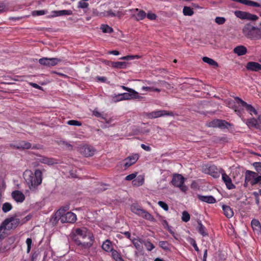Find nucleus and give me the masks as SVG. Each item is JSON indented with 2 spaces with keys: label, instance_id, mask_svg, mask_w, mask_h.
<instances>
[{
  "label": "nucleus",
  "instance_id": "48",
  "mask_svg": "<svg viewBox=\"0 0 261 261\" xmlns=\"http://www.w3.org/2000/svg\"><path fill=\"white\" fill-rule=\"evenodd\" d=\"M226 21V19L223 17H217L215 18V22L219 25L224 24Z\"/></svg>",
  "mask_w": 261,
  "mask_h": 261
},
{
  "label": "nucleus",
  "instance_id": "13",
  "mask_svg": "<svg viewBox=\"0 0 261 261\" xmlns=\"http://www.w3.org/2000/svg\"><path fill=\"white\" fill-rule=\"evenodd\" d=\"M128 92V93H124L118 95L119 96L121 97L120 98V100L130 99H142L143 98V97L139 95L138 92L137 91L136 94L134 93L132 91H129Z\"/></svg>",
  "mask_w": 261,
  "mask_h": 261
},
{
  "label": "nucleus",
  "instance_id": "35",
  "mask_svg": "<svg viewBox=\"0 0 261 261\" xmlns=\"http://www.w3.org/2000/svg\"><path fill=\"white\" fill-rule=\"evenodd\" d=\"M198 232L202 235L203 237L207 236V233L205 231V227L202 225L201 221H198Z\"/></svg>",
  "mask_w": 261,
  "mask_h": 261
},
{
  "label": "nucleus",
  "instance_id": "5",
  "mask_svg": "<svg viewBox=\"0 0 261 261\" xmlns=\"http://www.w3.org/2000/svg\"><path fill=\"white\" fill-rule=\"evenodd\" d=\"M132 212L148 220L153 221V217L148 212L143 210L140 206L137 204H133L130 206Z\"/></svg>",
  "mask_w": 261,
  "mask_h": 261
},
{
  "label": "nucleus",
  "instance_id": "49",
  "mask_svg": "<svg viewBox=\"0 0 261 261\" xmlns=\"http://www.w3.org/2000/svg\"><path fill=\"white\" fill-rule=\"evenodd\" d=\"M67 124L70 125L81 126L82 123L79 121L75 120H71L67 121Z\"/></svg>",
  "mask_w": 261,
  "mask_h": 261
},
{
  "label": "nucleus",
  "instance_id": "38",
  "mask_svg": "<svg viewBox=\"0 0 261 261\" xmlns=\"http://www.w3.org/2000/svg\"><path fill=\"white\" fill-rule=\"evenodd\" d=\"M100 29L105 33H111L113 32V29L107 24H102Z\"/></svg>",
  "mask_w": 261,
  "mask_h": 261
},
{
  "label": "nucleus",
  "instance_id": "57",
  "mask_svg": "<svg viewBox=\"0 0 261 261\" xmlns=\"http://www.w3.org/2000/svg\"><path fill=\"white\" fill-rule=\"evenodd\" d=\"M137 176V173H132L125 177L126 180H131L134 179Z\"/></svg>",
  "mask_w": 261,
  "mask_h": 261
},
{
  "label": "nucleus",
  "instance_id": "39",
  "mask_svg": "<svg viewBox=\"0 0 261 261\" xmlns=\"http://www.w3.org/2000/svg\"><path fill=\"white\" fill-rule=\"evenodd\" d=\"M247 12L242 11H236L234 12L235 15L241 19L245 20L246 14Z\"/></svg>",
  "mask_w": 261,
  "mask_h": 261
},
{
  "label": "nucleus",
  "instance_id": "44",
  "mask_svg": "<svg viewBox=\"0 0 261 261\" xmlns=\"http://www.w3.org/2000/svg\"><path fill=\"white\" fill-rule=\"evenodd\" d=\"M133 245L137 250H140L141 247V242L137 239H133L131 240Z\"/></svg>",
  "mask_w": 261,
  "mask_h": 261
},
{
  "label": "nucleus",
  "instance_id": "1",
  "mask_svg": "<svg viewBox=\"0 0 261 261\" xmlns=\"http://www.w3.org/2000/svg\"><path fill=\"white\" fill-rule=\"evenodd\" d=\"M71 237L77 245L84 248L91 247L94 241L92 234L86 228L75 229L73 231Z\"/></svg>",
  "mask_w": 261,
  "mask_h": 261
},
{
  "label": "nucleus",
  "instance_id": "29",
  "mask_svg": "<svg viewBox=\"0 0 261 261\" xmlns=\"http://www.w3.org/2000/svg\"><path fill=\"white\" fill-rule=\"evenodd\" d=\"M19 149H29L32 148V144L24 141L18 142Z\"/></svg>",
  "mask_w": 261,
  "mask_h": 261
},
{
  "label": "nucleus",
  "instance_id": "7",
  "mask_svg": "<svg viewBox=\"0 0 261 261\" xmlns=\"http://www.w3.org/2000/svg\"><path fill=\"white\" fill-rule=\"evenodd\" d=\"M185 180V178L181 174H177L173 175L171 182L174 186L179 188L181 191L186 192L188 188L184 185Z\"/></svg>",
  "mask_w": 261,
  "mask_h": 261
},
{
  "label": "nucleus",
  "instance_id": "55",
  "mask_svg": "<svg viewBox=\"0 0 261 261\" xmlns=\"http://www.w3.org/2000/svg\"><path fill=\"white\" fill-rule=\"evenodd\" d=\"M45 14V11L44 10H38L34 11L32 12L33 16H39Z\"/></svg>",
  "mask_w": 261,
  "mask_h": 261
},
{
  "label": "nucleus",
  "instance_id": "6",
  "mask_svg": "<svg viewBox=\"0 0 261 261\" xmlns=\"http://www.w3.org/2000/svg\"><path fill=\"white\" fill-rule=\"evenodd\" d=\"M20 220L15 217H11L6 219L0 226V229L4 228V230H10L15 228L19 224Z\"/></svg>",
  "mask_w": 261,
  "mask_h": 261
},
{
  "label": "nucleus",
  "instance_id": "54",
  "mask_svg": "<svg viewBox=\"0 0 261 261\" xmlns=\"http://www.w3.org/2000/svg\"><path fill=\"white\" fill-rule=\"evenodd\" d=\"M32 242V241L31 238H28L26 240V243L27 245V252L28 253H29L31 250Z\"/></svg>",
  "mask_w": 261,
  "mask_h": 261
},
{
  "label": "nucleus",
  "instance_id": "46",
  "mask_svg": "<svg viewBox=\"0 0 261 261\" xmlns=\"http://www.w3.org/2000/svg\"><path fill=\"white\" fill-rule=\"evenodd\" d=\"M228 126H230V124L225 120H220V123L218 127L221 128H228Z\"/></svg>",
  "mask_w": 261,
  "mask_h": 261
},
{
  "label": "nucleus",
  "instance_id": "3",
  "mask_svg": "<svg viewBox=\"0 0 261 261\" xmlns=\"http://www.w3.org/2000/svg\"><path fill=\"white\" fill-rule=\"evenodd\" d=\"M242 33L247 38L252 40L261 39V29L252 25L250 23H246L242 29Z\"/></svg>",
  "mask_w": 261,
  "mask_h": 261
},
{
  "label": "nucleus",
  "instance_id": "20",
  "mask_svg": "<svg viewBox=\"0 0 261 261\" xmlns=\"http://www.w3.org/2000/svg\"><path fill=\"white\" fill-rule=\"evenodd\" d=\"M198 198L199 200L208 203H214L216 201L215 198L212 196L198 195Z\"/></svg>",
  "mask_w": 261,
  "mask_h": 261
},
{
  "label": "nucleus",
  "instance_id": "34",
  "mask_svg": "<svg viewBox=\"0 0 261 261\" xmlns=\"http://www.w3.org/2000/svg\"><path fill=\"white\" fill-rule=\"evenodd\" d=\"M88 6L89 4L88 3H86L84 1H80L78 3L77 7L79 8L83 9L84 12L85 13H87L89 11Z\"/></svg>",
  "mask_w": 261,
  "mask_h": 261
},
{
  "label": "nucleus",
  "instance_id": "9",
  "mask_svg": "<svg viewBox=\"0 0 261 261\" xmlns=\"http://www.w3.org/2000/svg\"><path fill=\"white\" fill-rule=\"evenodd\" d=\"M202 171L207 174L211 175L214 178H218L220 175V173L215 165H205L202 167Z\"/></svg>",
  "mask_w": 261,
  "mask_h": 261
},
{
  "label": "nucleus",
  "instance_id": "43",
  "mask_svg": "<svg viewBox=\"0 0 261 261\" xmlns=\"http://www.w3.org/2000/svg\"><path fill=\"white\" fill-rule=\"evenodd\" d=\"M12 208V205L10 203L6 202L3 205L2 210L4 213H7L10 211Z\"/></svg>",
  "mask_w": 261,
  "mask_h": 261
},
{
  "label": "nucleus",
  "instance_id": "2",
  "mask_svg": "<svg viewBox=\"0 0 261 261\" xmlns=\"http://www.w3.org/2000/svg\"><path fill=\"white\" fill-rule=\"evenodd\" d=\"M24 178L31 191H35L42 180V173L40 170H36L33 173L31 170H26L23 173Z\"/></svg>",
  "mask_w": 261,
  "mask_h": 261
},
{
  "label": "nucleus",
  "instance_id": "24",
  "mask_svg": "<svg viewBox=\"0 0 261 261\" xmlns=\"http://www.w3.org/2000/svg\"><path fill=\"white\" fill-rule=\"evenodd\" d=\"M39 161L40 162L48 165H52L57 163L55 159L45 156H42L39 159Z\"/></svg>",
  "mask_w": 261,
  "mask_h": 261
},
{
  "label": "nucleus",
  "instance_id": "27",
  "mask_svg": "<svg viewBox=\"0 0 261 261\" xmlns=\"http://www.w3.org/2000/svg\"><path fill=\"white\" fill-rule=\"evenodd\" d=\"M54 13L53 16H59L62 15H70L72 14V12L69 10H63L60 11H54L53 12Z\"/></svg>",
  "mask_w": 261,
  "mask_h": 261
},
{
  "label": "nucleus",
  "instance_id": "19",
  "mask_svg": "<svg viewBox=\"0 0 261 261\" xmlns=\"http://www.w3.org/2000/svg\"><path fill=\"white\" fill-rule=\"evenodd\" d=\"M222 178L228 189H232L235 186L232 183L231 178L225 173L222 174Z\"/></svg>",
  "mask_w": 261,
  "mask_h": 261
},
{
  "label": "nucleus",
  "instance_id": "64",
  "mask_svg": "<svg viewBox=\"0 0 261 261\" xmlns=\"http://www.w3.org/2000/svg\"><path fill=\"white\" fill-rule=\"evenodd\" d=\"M9 145L11 148L19 149L18 142H16V143H10Z\"/></svg>",
  "mask_w": 261,
  "mask_h": 261
},
{
  "label": "nucleus",
  "instance_id": "59",
  "mask_svg": "<svg viewBox=\"0 0 261 261\" xmlns=\"http://www.w3.org/2000/svg\"><path fill=\"white\" fill-rule=\"evenodd\" d=\"M15 241V237H10L7 240V242L9 244V246H10L11 244H13Z\"/></svg>",
  "mask_w": 261,
  "mask_h": 261
},
{
  "label": "nucleus",
  "instance_id": "32",
  "mask_svg": "<svg viewBox=\"0 0 261 261\" xmlns=\"http://www.w3.org/2000/svg\"><path fill=\"white\" fill-rule=\"evenodd\" d=\"M251 226L254 231L259 232L261 229V225L259 221L256 219H253L251 221Z\"/></svg>",
  "mask_w": 261,
  "mask_h": 261
},
{
  "label": "nucleus",
  "instance_id": "23",
  "mask_svg": "<svg viewBox=\"0 0 261 261\" xmlns=\"http://www.w3.org/2000/svg\"><path fill=\"white\" fill-rule=\"evenodd\" d=\"M102 248L106 252H112L114 250L112 243L109 240H106L103 242Z\"/></svg>",
  "mask_w": 261,
  "mask_h": 261
},
{
  "label": "nucleus",
  "instance_id": "17",
  "mask_svg": "<svg viewBox=\"0 0 261 261\" xmlns=\"http://www.w3.org/2000/svg\"><path fill=\"white\" fill-rule=\"evenodd\" d=\"M12 196L17 202H22L25 199L24 194L18 190L13 191L12 193Z\"/></svg>",
  "mask_w": 261,
  "mask_h": 261
},
{
  "label": "nucleus",
  "instance_id": "58",
  "mask_svg": "<svg viewBox=\"0 0 261 261\" xmlns=\"http://www.w3.org/2000/svg\"><path fill=\"white\" fill-rule=\"evenodd\" d=\"M3 230H5L4 228H2L0 229V241L4 239L6 237V233L4 231H2Z\"/></svg>",
  "mask_w": 261,
  "mask_h": 261
},
{
  "label": "nucleus",
  "instance_id": "42",
  "mask_svg": "<svg viewBox=\"0 0 261 261\" xmlns=\"http://www.w3.org/2000/svg\"><path fill=\"white\" fill-rule=\"evenodd\" d=\"M160 247L166 251L170 250L169 244L167 241H160L159 242Z\"/></svg>",
  "mask_w": 261,
  "mask_h": 261
},
{
  "label": "nucleus",
  "instance_id": "45",
  "mask_svg": "<svg viewBox=\"0 0 261 261\" xmlns=\"http://www.w3.org/2000/svg\"><path fill=\"white\" fill-rule=\"evenodd\" d=\"M190 216L187 211H184L182 213L181 219L182 221L187 222L190 220Z\"/></svg>",
  "mask_w": 261,
  "mask_h": 261
},
{
  "label": "nucleus",
  "instance_id": "28",
  "mask_svg": "<svg viewBox=\"0 0 261 261\" xmlns=\"http://www.w3.org/2000/svg\"><path fill=\"white\" fill-rule=\"evenodd\" d=\"M246 123L249 127L252 126L257 128L259 127V124H260L258 121V119H257V120H256L254 118L248 119Z\"/></svg>",
  "mask_w": 261,
  "mask_h": 261
},
{
  "label": "nucleus",
  "instance_id": "31",
  "mask_svg": "<svg viewBox=\"0 0 261 261\" xmlns=\"http://www.w3.org/2000/svg\"><path fill=\"white\" fill-rule=\"evenodd\" d=\"M239 2L248 6L255 7H261V5L259 3L250 0H239Z\"/></svg>",
  "mask_w": 261,
  "mask_h": 261
},
{
  "label": "nucleus",
  "instance_id": "37",
  "mask_svg": "<svg viewBox=\"0 0 261 261\" xmlns=\"http://www.w3.org/2000/svg\"><path fill=\"white\" fill-rule=\"evenodd\" d=\"M258 19V17L254 14H251L249 12H246L245 20L250 21H256Z\"/></svg>",
  "mask_w": 261,
  "mask_h": 261
},
{
  "label": "nucleus",
  "instance_id": "52",
  "mask_svg": "<svg viewBox=\"0 0 261 261\" xmlns=\"http://www.w3.org/2000/svg\"><path fill=\"white\" fill-rule=\"evenodd\" d=\"M158 204L166 211H167L169 209L167 204L163 201H159Z\"/></svg>",
  "mask_w": 261,
  "mask_h": 261
},
{
  "label": "nucleus",
  "instance_id": "47",
  "mask_svg": "<svg viewBox=\"0 0 261 261\" xmlns=\"http://www.w3.org/2000/svg\"><path fill=\"white\" fill-rule=\"evenodd\" d=\"M144 245L148 251H151L154 248V245L148 240L145 242Z\"/></svg>",
  "mask_w": 261,
  "mask_h": 261
},
{
  "label": "nucleus",
  "instance_id": "10",
  "mask_svg": "<svg viewBox=\"0 0 261 261\" xmlns=\"http://www.w3.org/2000/svg\"><path fill=\"white\" fill-rule=\"evenodd\" d=\"M164 116H173V113L165 110H159L146 114V116L150 119L156 118Z\"/></svg>",
  "mask_w": 261,
  "mask_h": 261
},
{
  "label": "nucleus",
  "instance_id": "63",
  "mask_svg": "<svg viewBox=\"0 0 261 261\" xmlns=\"http://www.w3.org/2000/svg\"><path fill=\"white\" fill-rule=\"evenodd\" d=\"M39 253L35 252L32 256L31 261H37Z\"/></svg>",
  "mask_w": 261,
  "mask_h": 261
},
{
  "label": "nucleus",
  "instance_id": "62",
  "mask_svg": "<svg viewBox=\"0 0 261 261\" xmlns=\"http://www.w3.org/2000/svg\"><path fill=\"white\" fill-rule=\"evenodd\" d=\"M30 85H31L33 87H34L35 88H36V89H38L39 90H43L41 86H39L38 85H37L36 83H30Z\"/></svg>",
  "mask_w": 261,
  "mask_h": 261
},
{
  "label": "nucleus",
  "instance_id": "18",
  "mask_svg": "<svg viewBox=\"0 0 261 261\" xmlns=\"http://www.w3.org/2000/svg\"><path fill=\"white\" fill-rule=\"evenodd\" d=\"M248 70L253 71H259L261 70V64L255 62H249L246 65Z\"/></svg>",
  "mask_w": 261,
  "mask_h": 261
},
{
  "label": "nucleus",
  "instance_id": "11",
  "mask_svg": "<svg viewBox=\"0 0 261 261\" xmlns=\"http://www.w3.org/2000/svg\"><path fill=\"white\" fill-rule=\"evenodd\" d=\"M60 61V59L56 58H43L39 60V63L41 65L47 67L55 66Z\"/></svg>",
  "mask_w": 261,
  "mask_h": 261
},
{
  "label": "nucleus",
  "instance_id": "36",
  "mask_svg": "<svg viewBox=\"0 0 261 261\" xmlns=\"http://www.w3.org/2000/svg\"><path fill=\"white\" fill-rule=\"evenodd\" d=\"M202 60L204 62L210 65L217 66V67L218 66L217 63L215 61L213 60L212 59H211V58L206 57H204L202 58Z\"/></svg>",
  "mask_w": 261,
  "mask_h": 261
},
{
  "label": "nucleus",
  "instance_id": "12",
  "mask_svg": "<svg viewBox=\"0 0 261 261\" xmlns=\"http://www.w3.org/2000/svg\"><path fill=\"white\" fill-rule=\"evenodd\" d=\"M80 152L86 157L93 156L95 152V149L93 147L89 145H84L79 149Z\"/></svg>",
  "mask_w": 261,
  "mask_h": 261
},
{
  "label": "nucleus",
  "instance_id": "22",
  "mask_svg": "<svg viewBox=\"0 0 261 261\" xmlns=\"http://www.w3.org/2000/svg\"><path fill=\"white\" fill-rule=\"evenodd\" d=\"M100 16H102V17H108V16L115 17V16H117L118 17H120L122 16V14L120 12H117V13H114L112 11V10H110L109 11L100 13Z\"/></svg>",
  "mask_w": 261,
  "mask_h": 261
},
{
  "label": "nucleus",
  "instance_id": "50",
  "mask_svg": "<svg viewBox=\"0 0 261 261\" xmlns=\"http://www.w3.org/2000/svg\"><path fill=\"white\" fill-rule=\"evenodd\" d=\"M160 83L162 86H164V87H165L168 89L173 88L172 84L168 83L167 82H166L164 81H160Z\"/></svg>",
  "mask_w": 261,
  "mask_h": 261
},
{
  "label": "nucleus",
  "instance_id": "61",
  "mask_svg": "<svg viewBox=\"0 0 261 261\" xmlns=\"http://www.w3.org/2000/svg\"><path fill=\"white\" fill-rule=\"evenodd\" d=\"M0 248H1L2 252H5L10 249V246L7 245L2 246Z\"/></svg>",
  "mask_w": 261,
  "mask_h": 261
},
{
  "label": "nucleus",
  "instance_id": "33",
  "mask_svg": "<svg viewBox=\"0 0 261 261\" xmlns=\"http://www.w3.org/2000/svg\"><path fill=\"white\" fill-rule=\"evenodd\" d=\"M111 252L112 256L115 261H124L121 254L117 251L114 250Z\"/></svg>",
  "mask_w": 261,
  "mask_h": 261
},
{
  "label": "nucleus",
  "instance_id": "56",
  "mask_svg": "<svg viewBox=\"0 0 261 261\" xmlns=\"http://www.w3.org/2000/svg\"><path fill=\"white\" fill-rule=\"evenodd\" d=\"M146 16L150 20H155L156 18V15L154 13L151 12L148 13Z\"/></svg>",
  "mask_w": 261,
  "mask_h": 261
},
{
  "label": "nucleus",
  "instance_id": "8",
  "mask_svg": "<svg viewBox=\"0 0 261 261\" xmlns=\"http://www.w3.org/2000/svg\"><path fill=\"white\" fill-rule=\"evenodd\" d=\"M245 174L246 175L247 181H250L251 185H261V175H258L257 173L247 170Z\"/></svg>",
  "mask_w": 261,
  "mask_h": 261
},
{
  "label": "nucleus",
  "instance_id": "30",
  "mask_svg": "<svg viewBox=\"0 0 261 261\" xmlns=\"http://www.w3.org/2000/svg\"><path fill=\"white\" fill-rule=\"evenodd\" d=\"M144 182V178L142 175L138 176L136 179H134L132 184L134 186L139 187L142 186Z\"/></svg>",
  "mask_w": 261,
  "mask_h": 261
},
{
  "label": "nucleus",
  "instance_id": "16",
  "mask_svg": "<svg viewBox=\"0 0 261 261\" xmlns=\"http://www.w3.org/2000/svg\"><path fill=\"white\" fill-rule=\"evenodd\" d=\"M134 13L133 17L137 21L143 20L146 16L145 11L137 8L134 10Z\"/></svg>",
  "mask_w": 261,
  "mask_h": 261
},
{
  "label": "nucleus",
  "instance_id": "4",
  "mask_svg": "<svg viewBox=\"0 0 261 261\" xmlns=\"http://www.w3.org/2000/svg\"><path fill=\"white\" fill-rule=\"evenodd\" d=\"M64 210H59L53 217L52 219L54 220H60L62 223H74L76 220V216L72 212H67L65 214H62V211Z\"/></svg>",
  "mask_w": 261,
  "mask_h": 261
},
{
  "label": "nucleus",
  "instance_id": "53",
  "mask_svg": "<svg viewBox=\"0 0 261 261\" xmlns=\"http://www.w3.org/2000/svg\"><path fill=\"white\" fill-rule=\"evenodd\" d=\"M189 242L194 247L195 250L196 251L199 252V249L197 246L195 241L192 238H190Z\"/></svg>",
  "mask_w": 261,
  "mask_h": 261
},
{
  "label": "nucleus",
  "instance_id": "21",
  "mask_svg": "<svg viewBox=\"0 0 261 261\" xmlns=\"http://www.w3.org/2000/svg\"><path fill=\"white\" fill-rule=\"evenodd\" d=\"M127 64L125 62H110L109 66L117 69H124L127 67Z\"/></svg>",
  "mask_w": 261,
  "mask_h": 261
},
{
  "label": "nucleus",
  "instance_id": "26",
  "mask_svg": "<svg viewBox=\"0 0 261 261\" xmlns=\"http://www.w3.org/2000/svg\"><path fill=\"white\" fill-rule=\"evenodd\" d=\"M233 51L238 56H242L246 54L247 48L244 46L240 45L235 47Z\"/></svg>",
  "mask_w": 261,
  "mask_h": 261
},
{
  "label": "nucleus",
  "instance_id": "51",
  "mask_svg": "<svg viewBox=\"0 0 261 261\" xmlns=\"http://www.w3.org/2000/svg\"><path fill=\"white\" fill-rule=\"evenodd\" d=\"M220 119H215L210 123V126L217 127L220 123Z\"/></svg>",
  "mask_w": 261,
  "mask_h": 261
},
{
  "label": "nucleus",
  "instance_id": "41",
  "mask_svg": "<svg viewBox=\"0 0 261 261\" xmlns=\"http://www.w3.org/2000/svg\"><path fill=\"white\" fill-rule=\"evenodd\" d=\"M58 144L59 145L65 146L66 148H67L69 150L72 149V145H71L70 144H69V143L65 141L60 140L58 142Z\"/></svg>",
  "mask_w": 261,
  "mask_h": 261
},
{
  "label": "nucleus",
  "instance_id": "15",
  "mask_svg": "<svg viewBox=\"0 0 261 261\" xmlns=\"http://www.w3.org/2000/svg\"><path fill=\"white\" fill-rule=\"evenodd\" d=\"M139 159V155L137 154H135L130 156H128L124 160V166L125 168H128L135 164Z\"/></svg>",
  "mask_w": 261,
  "mask_h": 261
},
{
  "label": "nucleus",
  "instance_id": "40",
  "mask_svg": "<svg viewBox=\"0 0 261 261\" xmlns=\"http://www.w3.org/2000/svg\"><path fill=\"white\" fill-rule=\"evenodd\" d=\"M183 13L186 16H191L193 14L194 12L190 7H184L183 9Z\"/></svg>",
  "mask_w": 261,
  "mask_h": 261
},
{
  "label": "nucleus",
  "instance_id": "25",
  "mask_svg": "<svg viewBox=\"0 0 261 261\" xmlns=\"http://www.w3.org/2000/svg\"><path fill=\"white\" fill-rule=\"evenodd\" d=\"M222 209L225 216L228 218H231L233 216V212L230 206L227 205H223Z\"/></svg>",
  "mask_w": 261,
  "mask_h": 261
},
{
  "label": "nucleus",
  "instance_id": "60",
  "mask_svg": "<svg viewBox=\"0 0 261 261\" xmlns=\"http://www.w3.org/2000/svg\"><path fill=\"white\" fill-rule=\"evenodd\" d=\"M121 60H130L135 59V57L134 56H126L123 57H121L120 58Z\"/></svg>",
  "mask_w": 261,
  "mask_h": 261
},
{
  "label": "nucleus",
  "instance_id": "14",
  "mask_svg": "<svg viewBox=\"0 0 261 261\" xmlns=\"http://www.w3.org/2000/svg\"><path fill=\"white\" fill-rule=\"evenodd\" d=\"M235 99L237 100L238 102L240 103L242 106L245 107L246 109L250 113V114L252 115V113L255 115L257 114V113L256 110L251 105L247 103L245 101H243L239 97H236Z\"/></svg>",
  "mask_w": 261,
  "mask_h": 261
}]
</instances>
